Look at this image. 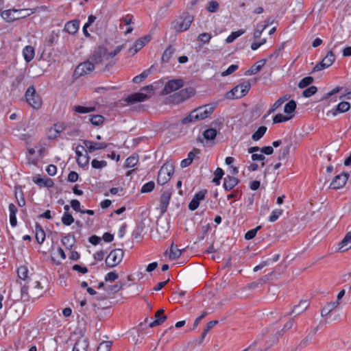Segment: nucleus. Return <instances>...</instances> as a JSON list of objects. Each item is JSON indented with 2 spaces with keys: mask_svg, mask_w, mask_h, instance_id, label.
<instances>
[{
  "mask_svg": "<svg viewBox=\"0 0 351 351\" xmlns=\"http://www.w3.org/2000/svg\"><path fill=\"white\" fill-rule=\"evenodd\" d=\"M293 318L289 319L285 325L282 329L281 330H276L274 326H271L265 330L262 334L264 335L263 340H266V342L268 343L267 348L265 350L273 346L276 342H277L279 338L282 336L285 330L291 329L293 326Z\"/></svg>",
  "mask_w": 351,
  "mask_h": 351,
  "instance_id": "f257e3e1",
  "label": "nucleus"
},
{
  "mask_svg": "<svg viewBox=\"0 0 351 351\" xmlns=\"http://www.w3.org/2000/svg\"><path fill=\"white\" fill-rule=\"evenodd\" d=\"M36 9H10L1 12V17L8 23L25 18L36 12Z\"/></svg>",
  "mask_w": 351,
  "mask_h": 351,
  "instance_id": "f03ea898",
  "label": "nucleus"
},
{
  "mask_svg": "<svg viewBox=\"0 0 351 351\" xmlns=\"http://www.w3.org/2000/svg\"><path fill=\"white\" fill-rule=\"evenodd\" d=\"M193 17L188 13H184L182 16L171 23V29L176 32L180 33L186 31L191 26Z\"/></svg>",
  "mask_w": 351,
  "mask_h": 351,
  "instance_id": "7ed1b4c3",
  "label": "nucleus"
},
{
  "mask_svg": "<svg viewBox=\"0 0 351 351\" xmlns=\"http://www.w3.org/2000/svg\"><path fill=\"white\" fill-rule=\"evenodd\" d=\"M174 172V167L171 163L165 162L160 169L157 182L160 185H164L170 180L171 176Z\"/></svg>",
  "mask_w": 351,
  "mask_h": 351,
  "instance_id": "20e7f679",
  "label": "nucleus"
},
{
  "mask_svg": "<svg viewBox=\"0 0 351 351\" xmlns=\"http://www.w3.org/2000/svg\"><path fill=\"white\" fill-rule=\"evenodd\" d=\"M336 45L331 47L330 51L323 60L313 68V72L319 71L331 66L335 60L334 52L336 51Z\"/></svg>",
  "mask_w": 351,
  "mask_h": 351,
  "instance_id": "39448f33",
  "label": "nucleus"
},
{
  "mask_svg": "<svg viewBox=\"0 0 351 351\" xmlns=\"http://www.w3.org/2000/svg\"><path fill=\"white\" fill-rule=\"evenodd\" d=\"M25 98L27 102L34 109H39L42 106V100L40 96L36 93V89L33 86H29L25 92Z\"/></svg>",
  "mask_w": 351,
  "mask_h": 351,
  "instance_id": "423d86ee",
  "label": "nucleus"
},
{
  "mask_svg": "<svg viewBox=\"0 0 351 351\" xmlns=\"http://www.w3.org/2000/svg\"><path fill=\"white\" fill-rule=\"evenodd\" d=\"M124 252L121 249L112 250L106 258V265L108 268L118 265L122 261Z\"/></svg>",
  "mask_w": 351,
  "mask_h": 351,
  "instance_id": "0eeeda50",
  "label": "nucleus"
},
{
  "mask_svg": "<svg viewBox=\"0 0 351 351\" xmlns=\"http://www.w3.org/2000/svg\"><path fill=\"white\" fill-rule=\"evenodd\" d=\"M195 93V90L192 87H187L171 95V99L173 103L179 104L190 98Z\"/></svg>",
  "mask_w": 351,
  "mask_h": 351,
  "instance_id": "6e6552de",
  "label": "nucleus"
},
{
  "mask_svg": "<svg viewBox=\"0 0 351 351\" xmlns=\"http://www.w3.org/2000/svg\"><path fill=\"white\" fill-rule=\"evenodd\" d=\"M216 108L215 104H210L200 106L195 109L196 118L199 120H203L208 117Z\"/></svg>",
  "mask_w": 351,
  "mask_h": 351,
  "instance_id": "1a4fd4ad",
  "label": "nucleus"
},
{
  "mask_svg": "<svg viewBox=\"0 0 351 351\" xmlns=\"http://www.w3.org/2000/svg\"><path fill=\"white\" fill-rule=\"evenodd\" d=\"M184 81L182 79L171 80L167 82L162 90V95H168L182 88Z\"/></svg>",
  "mask_w": 351,
  "mask_h": 351,
  "instance_id": "9d476101",
  "label": "nucleus"
},
{
  "mask_svg": "<svg viewBox=\"0 0 351 351\" xmlns=\"http://www.w3.org/2000/svg\"><path fill=\"white\" fill-rule=\"evenodd\" d=\"M108 51L105 47H98L90 56V62L95 64L101 63L104 60H107Z\"/></svg>",
  "mask_w": 351,
  "mask_h": 351,
  "instance_id": "9b49d317",
  "label": "nucleus"
},
{
  "mask_svg": "<svg viewBox=\"0 0 351 351\" xmlns=\"http://www.w3.org/2000/svg\"><path fill=\"white\" fill-rule=\"evenodd\" d=\"M95 69L94 63L88 60L80 63L75 69L74 75L77 76H82L86 75L93 71Z\"/></svg>",
  "mask_w": 351,
  "mask_h": 351,
  "instance_id": "f8f14e48",
  "label": "nucleus"
},
{
  "mask_svg": "<svg viewBox=\"0 0 351 351\" xmlns=\"http://www.w3.org/2000/svg\"><path fill=\"white\" fill-rule=\"evenodd\" d=\"M349 176V173L346 172L336 176L333 180L331 182L330 187L332 189H341L345 186Z\"/></svg>",
  "mask_w": 351,
  "mask_h": 351,
  "instance_id": "ddd939ff",
  "label": "nucleus"
},
{
  "mask_svg": "<svg viewBox=\"0 0 351 351\" xmlns=\"http://www.w3.org/2000/svg\"><path fill=\"white\" fill-rule=\"evenodd\" d=\"M83 144L86 147L87 152L89 153L99 149H104L108 147V144L106 143H97L89 140H84Z\"/></svg>",
  "mask_w": 351,
  "mask_h": 351,
  "instance_id": "4468645a",
  "label": "nucleus"
},
{
  "mask_svg": "<svg viewBox=\"0 0 351 351\" xmlns=\"http://www.w3.org/2000/svg\"><path fill=\"white\" fill-rule=\"evenodd\" d=\"M206 193L207 191L206 190H203L195 193L189 204V208L192 211L196 210L198 208L200 202L204 199Z\"/></svg>",
  "mask_w": 351,
  "mask_h": 351,
  "instance_id": "2eb2a0df",
  "label": "nucleus"
},
{
  "mask_svg": "<svg viewBox=\"0 0 351 351\" xmlns=\"http://www.w3.org/2000/svg\"><path fill=\"white\" fill-rule=\"evenodd\" d=\"M165 310L163 308L159 309L154 315V320L149 323V328H154L155 326L161 325L166 321L167 317L164 315Z\"/></svg>",
  "mask_w": 351,
  "mask_h": 351,
  "instance_id": "dca6fc26",
  "label": "nucleus"
},
{
  "mask_svg": "<svg viewBox=\"0 0 351 351\" xmlns=\"http://www.w3.org/2000/svg\"><path fill=\"white\" fill-rule=\"evenodd\" d=\"M171 190L164 191L160 196V212L162 214L165 213L169 204L171 197Z\"/></svg>",
  "mask_w": 351,
  "mask_h": 351,
  "instance_id": "f3484780",
  "label": "nucleus"
},
{
  "mask_svg": "<svg viewBox=\"0 0 351 351\" xmlns=\"http://www.w3.org/2000/svg\"><path fill=\"white\" fill-rule=\"evenodd\" d=\"M308 306L309 302L308 300H301L298 305H295L293 306L292 311L289 313L283 315V317L290 315L292 313H295V316L299 315L301 313H304L308 308Z\"/></svg>",
  "mask_w": 351,
  "mask_h": 351,
  "instance_id": "a211bd4d",
  "label": "nucleus"
},
{
  "mask_svg": "<svg viewBox=\"0 0 351 351\" xmlns=\"http://www.w3.org/2000/svg\"><path fill=\"white\" fill-rule=\"evenodd\" d=\"M148 95L142 93H136L132 95H130L125 99V101L128 103L134 104L136 102H141L147 100L148 99Z\"/></svg>",
  "mask_w": 351,
  "mask_h": 351,
  "instance_id": "6ab92c4d",
  "label": "nucleus"
},
{
  "mask_svg": "<svg viewBox=\"0 0 351 351\" xmlns=\"http://www.w3.org/2000/svg\"><path fill=\"white\" fill-rule=\"evenodd\" d=\"M89 342L87 338H80L74 344L73 351H87Z\"/></svg>",
  "mask_w": 351,
  "mask_h": 351,
  "instance_id": "aec40b11",
  "label": "nucleus"
},
{
  "mask_svg": "<svg viewBox=\"0 0 351 351\" xmlns=\"http://www.w3.org/2000/svg\"><path fill=\"white\" fill-rule=\"evenodd\" d=\"M266 62H267L266 59H262V60L258 61L253 66H252L249 70L245 71V75H252L256 74L261 70V69L266 64Z\"/></svg>",
  "mask_w": 351,
  "mask_h": 351,
  "instance_id": "412c9836",
  "label": "nucleus"
},
{
  "mask_svg": "<svg viewBox=\"0 0 351 351\" xmlns=\"http://www.w3.org/2000/svg\"><path fill=\"white\" fill-rule=\"evenodd\" d=\"M239 180L233 176H227L223 180V187L226 191L232 190L237 184Z\"/></svg>",
  "mask_w": 351,
  "mask_h": 351,
  "instance_id": "4be33fe9",
  "label": "nucleus"
},
{
  "mask_svg": "<svg viewBox=\"0 0 351 351\" xmlns=\"http://www.w3.org/2000/svg\"><path fill=\"white\" fill-rule=\"evenodd\" d=\"M350 108V103L347 101H341L336 106L335 108L331 110L329 113H331L333 116H336L338 113L347 112Z\"/></svg>",
  "mask_w": 351,
  "mask_h": 351,
  "instance_id": "5701e85b",
  "label": "nucleus"
},
{
  "mask_svg": "<svg viewBox=\"0 0 351 351\" xmlns=\"http://www.w3.org/2000/svg\"><path fill=\"white\" fill-rule=\"evenodd\" d=\"M23 55L25 60L27 62L32 61L35 55L34 48L32 46L27 45L23 50Z\"/></svg>",
  "mask_w": 351,
  "mask_h": 351,
  "instance_id": "b1692460",
  "label": "nucleus"
},
{
  "mask_svg": "<svg viewBox=\"0 0 351 351\" xmlns=\"http://www.w3.org/2000/svg\"><path fill=\"white\" fill-rule=\"evenodd\" d=\"M241 90H240L239 86L234 87L231 90L226 94V97L229 99H239L243 97Z\"/></svg>",
  "mask_w": 351,
  "mask_h": 351,
  "instance_id": "393cba45",
  "label": "nucleus"
},
{
  "mask_svg": "<svg viewBox=\"0 0 351 351\" xmlns=\"http://www.w3.org/2000/svg\"><path fill=\"white\" fill-rule=\"evenodd\" d=\"M85 118H88V121L95 126H99L104 122V117L100 114H90Z\"/></svg>",
  "mask_w": 351,
  "mask_h": 351,
  "instance_id": "a878e982",
  "label": "nucleus"
},
{
  "mask_svg": "<svg viewBox=\"0 0 351 351\" xmlns=\"http://www.w3.org/2000/svg\"><path fill=\"white\" fill-rule=\"evenodd\" d=\"M35 230L36 239L38 243L41 244L45 239V232L42 226L38 223H36Z\"/></svg>",
  "mask_w": 351,
  "mask_h": 351,
  "instance_id": "bb28decb",
  "label": "nucleus"
},
{
  "mask_svg": "<svg viewBox=\"0 0 351 351\" xmlns=\"http://www.w3.org/2000/svg\"><path fill=\"white\" fill-rule=\"evenodd\" d=\"M79 28V22L77 21H69L65 24L64 29L70 34H74Z\"/></svg>",
  "mask_w": 351,
  "mask_h": 351,
  "instance_id": "cd10ccee",
  "label": "nucleus"
},
{
  "mask_svg": "<svg viewBox=\"0 0 351 351\" xmlns=\"http://www.w3.org/2000/svg\"><path fill=\"white\" fill-rule=\"evenodd\" d=\"M339 304V302L338 301L336 302H332L330 303H328L322 309L321 311V315L322 317L327 316L332 310H334L337 306Z\"/></svg>",
  "mask_w": 351,
  "mask_h": 351,
  "instance_id": "c85d7f7f",
  "label": "nucleus"
},
{
  "mask_svg": "<svg viewBox=\"0 0 351 351\" xmlns=\"http://www.w3.org/2000/svg\"><path fill=\"white\" fill-rule=\"evenodd\" d=\"M182 254V250L178 248L177 245H175L173 243L171 244L169 252V258L171 260L178 259Z\"/></svg>",
  "mask_w": 351,
  "mask_h": 351,
  "instance_id": "c756f323",
  "label": "nucleus"
},
{
  "mask_svg": "<svg viewBox=\"0 0 351 351\" xmlns=\"http://www.w3.org/2000/svg\"><path fill=\"white\" fill-rule=\"evenodd\" d=\"M175 52V49L173 47L172 45H169L164 51L162 58L161 61L162 62H168L171 58L172 55Z\"/></svg>",
  "mask_w": 351,
  "mask_h": 351,
  "instance_id": "7c9ffc66",
  "label": "nucleus"
},
{
  "mask_svg": "<svg viewBox=\"0 0 351 351\" xmlns=\"http://www.w3.org/2000/svg\"><path fill=\"white\" fill-rule=\"evenodd\" d=\"M61 242L66 248L71 249L75 242V237L73 235L71 238L70 234L66 235L62 237Z\"/></svg>",
  "mask_w": 351,
  "mask_h": 351,
  "instance_id": "2f4dec72",
  "label": "nucleus"
},
{
  "mask_svg": "<svg viewBox=\"0 0 351 351\" xmlns=\"http://www.w3.org/2000/svg\"><path fill=\"white\" fill-rule=\"evenodd\" d=\"M267 128L266 126H261L258 130L252 135V139L254 141L260 140L265 134Z\"/></svg>",
  "mask_w": 351,
  "mask_h": 351,
  "instance_id": "473e14b6",
  "label": "nucleus"
},
{
  "mask_svg": "<svg viewBox=\"0 0 351 351\" xmlns=\"http://www.w3.org/2000/svg\"><path fill=\"white\" fill-rule=\"evenodd\" d=\"M351 242V232H348L343 240L339 243V250L341 251H346L349 249V247H346L348 243Z\"/></svg>",
  "mask_w": 351,
  "mask_h": 351,
  "instance_id": "72a5a7b5",
  "label": "nucleus"
},
{
  "mask_svg": "<svg viewBox=\"0 0 351 351\" xmlns=\"http://www.w3.org/2000/svg\"><path fill=\"white\" fill-rule=\"evenodd\" d=\"M224 175V171L221 168L217 167L214 172V178L213 179V182L215 184V185H219L221 183V179Z\"/></svg>",
  "mask_w": 351,
  "mask_h": 351,
  "instance_id": "f704fd0d",
  "label": "nucleus"
},
{
  "mask_svg": "<svg viewBox=\"0 0 351 351\" xmlns=\"http://www.w3.org/2000/svg\"><path fill=\"white\" fill-rule=\"evenodd\" d=\"M151 68L145 70L140 75L135 76L132 81L134 83L138 84L145 80L150 74Z\"/></svg>",
  "mask_w": 351,
  "mask_h": 351,
  "instance_id": "c9c22d12",
  "label": "nucleus"
},
{
  "mask_svg": "<svg viewBox=\"0 0 351 351\" xmlns=\"http://www.w3.org/2000/svg\"><path fill=\"white\" fill-rule=\"evenodd\" d=\"M123 287V283L121 282H117L114 285H108L105 289L107 291L108 293H115L121 290Z\"/></svg>",
  "mask_w": 351,
  "mask_h": 351,
  "instance_id": "e433bc0d",
  "label": "nucleus"
},
{
  "mask_svg": "<svg viewBox=\"0 0 351 351\" xmlns=\"http://www.w3.org/2000/svg\"><path fill=\"white\" fill-rule=\"evenodd\" d=\"M245 33V30L243 29H239L236 32H233L229 35L227 38L226 39V42L227 43H232L236 38L239 37L240 36L243 35Z\"/></svg>",
  "mask_w": 351,
  "mask_h": 351,
  "instance_id": "4c0bfd02",
  "label": "nucleus"
},
{
  "mask_svg": "<svg viewBox=\"0 0 351 351\" xmlns=\"http://www.w3.org/2000/svg\"><path fill=\"white\" fill-rule=\"evenodd\" d=\"M62 222L65 226H70L74 222V218L69 212H64L62 217Z\"/></svg>",
  "mask_w": 351,
  "mask_h": 351,
  "instance_id": "58836bf2",
  "label": "nucleus"
},
{
  "mask_svg": "<svg viewBox=\"0 0 351 351\" xmlns=\"http://www.w3.org/2000/svg\"><path fill=\"white\" fill-rule=\"evenodd\" d=\"M217 133V132L215 129L209 128L204 132L203 136L206 140H213L215 138Z\"/></svg>",
  "mask_w": 351,
  "mask_h": 351,
  "instance_id": "ea45409f",
  "label": "nucleus"
},
{
  "mask_svg": "<svg viewBox=\"0 0 351 351\" xmlns=\"http://www.w3.org/2000/svg\"><path fill=\"white\" fill-rule=\"evenodd\" d=\"M143 47V43L141 41V40L138 39L135 41L133 46L129 49V52L131 53L132 55H134Z\"/></svg>",
  "mask_w": 351,
  "mask_h": 351,
  "instance_id": "a19ab883",
  "label": "nucleus"
},
{
  "mask_svg": "<svg viewBox=\"0 0 351 351\" xmlns=\"http://www.w3.org/2000/svg\"><path fill=\"white\" fill-rule=\"evenodd\" d=\"M296 106V102L294 100H291L285 104L284 112L287 114H291L295 111Z\"/></svg>",
  "mask_w": 351,
  "mask_h": 351,
  "instance_id": "79ce46f5",
  "label": "nucleus"
},
{
  "mask_svg": "<svg viewBox=\"0 0 351 351\" xmlns=\"http://www.w3.org/2000/svg\"><path fill=\"white\" fill-rule=\"evenodd\" d=\"M313 81H314V79L313 77H311V76L305 77L300 81V82L298 84V87L300 88H304L307 87L308 86H309L310 84H311L313 82Z\"/></svg>",
  "mask_w": 351,
  "mask_h": 351,
  "instance_id": "37998d69",
  "label": "nucleus"
},
{
  "mask_svg": "<svg viewBox=\"0 0 351 351\" xmlns=\"http://www.w3.org/2000/svg\"><path fill=\"white\" fill-rule=\"evenodd\" d=\"M95 107H85L82 106H75L74 110L80 114L88 113L95 111Z\"/></svg>",
  "mask_w": 351,
  "mask_h": 351,
  "instance_id": "c03bdc74",
  "label": "nucleus"
},
{
  "mask_svg": "<svg viewBox=\"0 0 351 351\" xmlns=\"http://www.w3.org/2000/svg\"><path fill=\"white\" fill-rule=\"evenodd\" d=\"M17 274L19 278L26 280L27 278L28 269L26 266L22 265L17 269Z\"/></svg>",
  "mask_w": 351,
  "mask_h": 351,
  "instance_id": "a18cd8bd",
  "label": "nucleus"
},
{
  "mask_svg": "<svg viewBox=\"0 0 351 351\" xmlns=\"http://www.w3.org/2000/svg\"><path fill=\"white\" fill-rule=\"evenodd\" d=\"M91 166L94 169H101L107 166V162L106 160H98L93 159L91 162Z\"/></svg>",
  "mask_w": 351,
  "mask_h": 351,
  "instance_id": "49530a36",
  "label": "nucleus"
},
{
  "mask_svg": "<svg viewBox=\"0 0 351 351\" xmlns=\"http://www.w3.org/2000/svg\"><path fill=\"white\" fill-rule=\"evenodd\" d=\"M138 161V157L135 156H130L128 157L125 162V166L128 168L134 167Z\"/></svg>",
  "mask_w": 351,
  "mask_h": 351,
  "instance_id": "de8ad7c7",
  "label": "nucleus"
},
{
  "mask_svg": "<svg viewBox=\"0 0 351 351\" xmlns=\"http://www.w3.org/2000/svg\"><path fill=\"white\" fill-rule=\"evenodd\" d=\"M274 278H276V276H274V271H271L267 275H265L262 276L261 278H259L258 280L259 282V284L261 285L267 282L268 281L272 280Z\"/></svg>",
  "mask_w": 351,
  "mask_h": 351,
  "instance_id": "09e8293b",
  "label": "nucleus"
},
{
  "mask_svg": "<svg viewBox=\"0 0 351 351\" xmlns=\"http://www.w3.org/2000/svg\"><path fill=\"white\" fill-rule=\"evenodd\" d=\"M269 25V23H267L265 25H258L256 29H255L254 32V37L255 38H258L261 36V34L263 32L267 27V26Z\"/></svg>",
  "mask_w": 351,
  "mask_h": 351,
  "instance_id": "8fccbe9b",
  "label": "nucleus"
},
{
  "mask_svg": "<svg viewBox=\"0 0 351 351\" xmlns=\"http://www.w3.org/2000/svg\"><path fill=\"white\" fill-rule=\"evenodd\" d=\"M112 343L110 341H106L101 342L97 347V351H110L112 347Z\"/></svg>",
  "mask_w": 351,
  "mask_h": 351,
  "instance_id": "3c124183",
  "label": "nucleus"
},
{
  "mask_svg": "<svg viewBox=\"0 0 351 351\" xmlns=\"http://www.w3.org/2000/svg\"><path fill=\"white\" fill-rule=\"evenodd\" d=\"M317 91V88L315 86H311L305 89L302 93V96L304 97H310L315 95Z\"/></svg>",
  "mask_w": 351,
  "mask_h": 351,
  "instance_id": "603ef678",
  "label": "nucleus"
},
{
  "mask_svg": "<svg viewBox=\"0 0 351 351\" xmlns=\"http://www.w3.org/2000/svg\"><path fill=\"white\" fill-rule=\"evenodd\" d=\"M155 187V183L153 181L145 183L141 188V193H149L154 190Z\"/></svg>",
  "mask_w": 351,
  "mask_h": 351,
  "instance_id": "864d4df0",
  "label": "nucleus"
},
{
  "mask_svg": "<svg viewBox=\"0 0 351 351\" xmlns=\"http://www.w3.org/2000/svg\"><path fill=\"white\" fill-rule=\"evenodd\" d=\"M195 114L196 113L193 110L188 116H186L182 120V123L186 124L193 121H198V119L196 118Z\"/></svg>",
  "mask_w": 351,
  "mask_h": 351,
  "instance_id": "5fc2aeb1",
  "label": "nucleus"
},
{
  "mask_svg": "<svg viewBox=\"0 0 351 351\" xmlns=\"http://www.w3.org/2000/svg\"><path fill=\"white\" fill-rule=\"evenodd\" d=\"M261 228V226H258L256 228L247 231L245 234V239L246 240H250L254 238L257 234L258 230H260Z\"/></svg>",
  "mask_w": 351,
  "mask_h": 351,
  "instance_id": "6e6d98bb",
  "label": "nucleus"
},
{
  "mask_svg": "<svg viewBox=\"0 0 351 351\" xmlns=\"http://www.w3.org/2000/svg\"><path fill=\"white\" fill-rule=\"evenodd\" d=\"M90 157L88 154L83 156L82 158H77V162L81 167H85L88 165Z\"/></svg>",
  "mask_w": 351,
  "mask_h": 351,
  "instance_id": "4d7b16f0",
  "label": "nucleus"
},
{
  "mask_svg": "<svg viewBox=\"0 0 351 351\" xmlns=\"http://www.w3.org/2000/svg\"><path fill=\"white\" fill-rule=\"evenodd\" d=\"M282 214V210L281 209H276L273 210L271 215L269 216V221L270 222L276 221Z\"/></svg>",
  "mask_w": 351,
  "mask_h": 351,
  "instance_id": "13d9d810",
  "label": "nucleus"
},
{
  "mask_svg": "<svg viewBox=\"0 0 351 351\" xmlns=\"http://www.w3.org/2000/svg\"><path fill=\"white\" fill-rule=\"evenodd\" d=\"M219 9V3L217 1H211L208 3L207 10L209 12H215Z\"/></svg>",
  "mask_w": 351,
  "mask_h": 351,
  "instance_id": "bf43d9fd",
  "label": "nucleus"
},
{
  "mask_svg": "<svg viewBox=\"0 0 351 351\" xmlns=\"http://www.w3.org/2000/svg\"><path fill=\"white\" fill-rule=\"evenodd\" d=\"M291 117L283 115L282 114H278L273 118L274 123H279L288 121Z\"/></svg>",
  "mask_w": 351,
  "mask_h": 351,
  "instance_id": "052dcab7",
  "label": "nucleus"
},
{
  "mask_svg": "<svg viewBox=\"0 0 351 351\" xmlns=\"http://www.w3.org/2000/svg\"><path fill=\"white\" fill-rule=\"evenodd\" d=\"M239 86L240 88V90H241V95H243V97L248 93L251 87V84L249 82H245L243 84H239Z\"/></svg>",
  "mask_w": 351,
  "mask_h": 351,
  "instance_id": "680f3d73",
  "label": "nucleus"
},
{
  "mask_svg": "<svg viewBox=\"0 0 351 351\" xmlns=\"http://www.w3.org/2000/svg\"><path fill=\"white\" fill-rule=\"evenodd\" d=\"M312 340V336L311 335H308L306 336L300 342L298 346L300 348H304L306 347Z\"/></svg>",
  "mask_w": 351,
  "mask_h": 351,
  "instance_id": "e2e57ef3",
  "label": "nucleus"
},
{
  "mask_svg": "<svg viewBox=\"0 0 351 351\" xmlns=\"http://www.w3.org/2000/svg\"><path fill=\"white\" fill-rule=\"evenodd\" d=\"M239 68V66L237 64H232L230 65L226 71L222 72L221 75L222 76H227L232 73H233L234 71H236Z\"/></svg>",
  "mask_w": 351,
  "mask_h": 351,
  "instance_id": "0e129e2a",
  "label": "nucleus"
},
{
  "mask_svg": "<svg viewBox=\"0 0 351 351\" xmlns=\"http://www.w3.org/2000/svg\"><path fill=\"white\" fill-rule=\"evenodd\" d=\"M119 278V275L116 271H110L105 276L106 281L112 282Z\"/></svg>",
  "mask_w": 351,
  "mask_h": 351,
  "instance_id": "69168bd1",
  "label": "nucleus"
},
{
  "mask_svg": "<svg viewBox=\"0 0 351 351\" xmlns=\"http://www.w3.org/2000/svg\"><path fill=\"white\" fill-rule=\"evenodd\" d=\"M211 38V34L208 33H202L198 36V40L202 42L204 44L208 43Z\"/></svg>",
  "mask_w": 351,
  "mask_h": 351,
  "instance_id": "338daca9",
  "label": "nucleus"
},
{
  "mask_svg": "<svg viewBox=\"0 0 351 351\" xmlns=\"http://www.w3.org/2000/svg\"><path fill=\"white\" fill-rule=\"evenodd\" d=\"M78 174L75 171H71L67 178V180L71 182H75L78 179Z\"/></svg>",
  "mask_w": 351,
  "mask_h": 351,
  "instance_id": "774afa93",
  "label": "nucleus"
}]
</instances>
